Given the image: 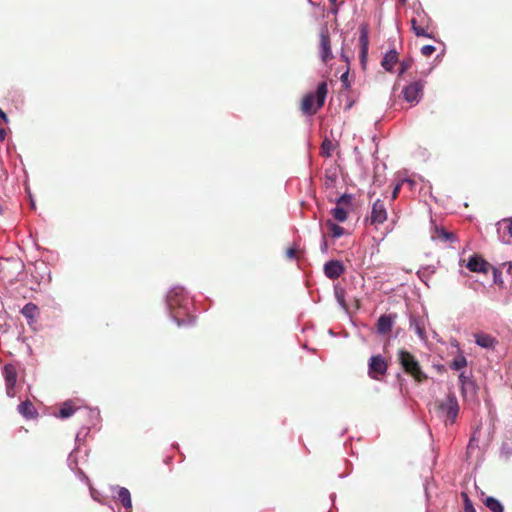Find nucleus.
<instances>
[{
    "label": "nucleus",
    "mask_w": 512,
    "mask_h": 512,
    "mask_svg": "<svg viewBox=\"0 0 512 512\" xmlns=\"http://www.w3.org/2000/svg\"><path fill=\"white\" fill-rule=\"evenodd\" d=\"M3 376L5 380L6 394L8 397L16 396V384L18 373L17 369L13 364H6L3 368Z\"/></svg>",
    "instance_id": "nucleus-8"
},
{
    "label": "nucleus",
    "mask_w": 512,
    "mask_h": 512,
    "mask_svg": "<svg viewBox=\"0 0 512 512\" xmlns=\"http://www.w3.org/2000/svg\"><path fill=\"white\" fill-rule=\"evenodd\" d=\"M319 56L323 63L327 64L334 58L329 29L326 25L322 26L319 32Z\"/></svg>",
    "instance_id": "nucleus-5"
},
{
    "label": "nucleus",
    "mask_w": 512,
    "mask_h": 512,
    "mask_svg": "<svg viewBox=\"0 0 512 512\" xmlns=\"http://www.w3.org/2000/svg\"><path fill=\"white\" fill-rule=\"evenodd\" d=\"M485 506L492 512H503V505L494 497H487L484 500Z\"/></svg>",
    "instance_id": "nucleus-23"
},
{
    "label": "nucleus",
    "mask_w": 512,
    "mask_h": 512,
    "mask_svg": "<svg viewBox=\"0 0 512 512\" xmlns=\"http://www.w3.org/2000/svg\"><path fill=\"white\" fill-rule=\"evenodd\" d=\"M502 267L506 269V272L512 274V262H505Z\"/></svg>",
    "instance_id": "nucleus-37"
},
{
    "label": "nucleus",
    "mask_w": 512,
    "mask_h": 512,
    "mask_svg": "<svg viewBox=\"0 0 512 512\" xmlns=\"http://www.w3.org/2000/svg\"><path fill=\"white\" fill-rule=\"evenodd\" d=\"M336 204L342 205L343 207H348L351 205V196L347 194H343L336 202Z\"/></svg>",
    "instance_id": "nucleus-32"
},
{
    "label": "nucleus",
    "mask_w": 512,
    "mask_h": 512,
    "mask_svg": "<svg viewBox=\"0 0 512 512\" xmlns=\"http://www.w3.org/2000/svg\"><path fill=\"white\" fill-rule=\"evenodd\" d=\"M0 119L4 122V123H8L9 122V119L6 115V113L0 108Z\"/></svg>",
    "instance_id": "nucleus-38"
},
{
    "label": "nucleus",
    "mask_w": 512,
    "mask_h": 512,
    "mask_svg": "<svg viewBox=\"0 0 512 512\" xmlns=\"http://www.w3.org/2000/svg\"><path fill=\"white\" fill-rule=\"evenodd\" d=\"M18 411L26 418H33L36 415V409L30 401L20 403Z\"/></svg>",
    "instance_id": "nucleus-19"
},
{
    "label": "nucleus",
    "mask_w": 512,
    "mask_h": 512,
    "mask_svg": "<svg viewBox=\"0 0 512 512\" xmlns=\"http://www.w3.org/2000/svg\"><path fill=\"white\" fill-rule=\"evenodd\" d=\"M410 22L416 36L426 38L433 37L432 32L429 31L432 20L423 9H416Z\"/></svg>",
    "instance_id": "nucleus-3"
},
{
    "label": "nucleus",
    "mask_w": 512,
    "mask_h": 512,
    "mask_svg": "<svg viewBox=\"0 0 512 512\" xmlns=\"http://www.w3.org/2000/svg\"><path fill=\"white\" fill-rule=\"evenodd\" d=\"M467 365V360L464 356L456 357L450 364V368L454 370H460Z\"/></svg>",
    "instance_id": "nucleus-27"
},
{
    "label": "nucleus",
    "mask_w": 512,
    "mask_h": 512,
    "mask_svg": "<svg viewBox=\"0 0 512 512\" xmlns=\"http://www.w3.org/2000/svg\"><path fill=\"white\" fill-rule=\"evenodd\" d=\"M461 498L464 502V512H476L473 503L466 492H461Z\"/></svg>",
    "instance_id": "nucleus-28"
},
{
    "label": "nucleus",
    "mask_w": 512,
    "mask_h": 512,
    "mask_svg": "<svg viewBox=\"0 0 512 512\" xmlns=\"http://www.w3.org/2000/svg\"><path fill=\"white\" fill-rule=\"evenodd\" d=\"M6 130L2 127H0V142H3L6 138Z\"/></svg>",
    "instance_id": "nucleus-39"
},
{
    "label": "nucleus",
    "mask_w": 512,
    "mask_h": 512,
    "mask_svg": "<svg viewBox=\"0 0 512 512\" xmlns=\"http://www.w3.org/2000/svg\"><path fill=\"white\" fill-rule=\"evenodd\" d=\"M172 316L175 319L178 326L192 324L194 318L188 315L186 312H181L180 310L172 311Z\"/></svg>",
    "instance_id": "nucleus-18"
},
{
    "label": "nucleus",
    "mask_w": 512,
    "mask_h": 512,
    "mask_svg": "<svg viewBox=\"0 0 512 512\" xmlns=\"http://www.w3.org/2000/svg\"><path fill=\"white\" fill-rule=\"evenodd\" d=\"M325 226L326 228L328 229L330 235L334 238H339L341 237L345 230L343 227L337 225L336 223H334L332 220L328 219L326 220L325 222Z\"/></svg>",
    "instance_id": "nucleus-21"
},
{
    "label": "nucleus",
    "mask_w": 512,
    "mask_h": 512,
    "mask_svg": "<svg viewBox=\"0 0 512 512\" xmlns=\"http://www.w3.org/2000/svg\"><path fill=\"white\" fill-rule=\"evenodd\" d=\"M398 360L404 371L421 383L427 379V375L421 370L419 362L414 355L406 350H399Z\"/></svg>",
    "instance_id": "nucleus-2"
},
{
    "label": "nucleus",
    "mask_w": 512,
    "mask_h": 512,
    "mask_svg": "<svg viewBox=\"0 0 512 512\" xmlns=\"http://www.w3.org/2000/svg\"><path fill=\"white\" fill-rule=\"evenodd\" d=\"M335 149V144L332 140L325 138L321 145L320 154L324 157H330Z\"/></svg>",
    "instance_id": "nucleus-25"
},
{
    "label": "nucleus",
    "mask_w": 512,
    "mask_h": 512,
    "mask_svg": "<svg viewBox=\"0 0 512 512\" xmlns=\"http://www.w3.org/2000/svg\"><path fill=\"white\" fill-rule=\"evenodd\" d=\"M459 382L461 384V392H462V395L465 396L466 394V391H467V388L469 386H473V383L472 381L469 379L468 376H466L464 373H461L459 375Z\"/></svg>",
    "instance_id": "nucleus-26"
},
{
    "label": "nucleus",
    "mask_w": 512,
    "mask_h": 512,
    "mask_svg": "<svg viewBox=\"0 0 512 512\" xmlns=\"http://www.w3.org/2000/svg\"><path fill=\"white\" fill-rule=\"evenodd\" d=\"M413 63L412 59H405L400 63V72L399 75H403L408 69L411 68Z\"/></svg>",
    "instance_id": "nucleus-31"
},
{
    "label": "nucleus",
    "mask_w": 512,
    "mask_h": 512,
    "mask_svg": "<svg viewBox=\"0 0 512 512\" xmlns=\"http://www.w3.org/2000/svg\"><path fill=\"white\" fill-rule=\"evenodd\" d=\"M360 42H361V57L364 59L366 57L367 51H368V36L365 31H362L360 35Z\"/></svg>",
    "instance_id": "nucleus-29"
},
{
    "label": "nucleus",
    "mask_w": 512,
    "mask_h": 512,
    "mask_svg": "<svg viewBox=\"0 0 512 512\" xmlns=\"http://www.w3.org/2000/svg\"><path fill=\"white\" fill-rule=\"evenodd\" d=\"M402 2H405V0H402Z\"/></svg>",
    "instance_id": "nucleus-42"
},
{
    "label": "nucleus",
    "mask_w": 512,
    "mask_h": 512,
    "mask_svg": "<svg viewBox=\"0 0 512 512\" xmlns=\"http://www.w3.org/2000/svg\"><path fill=\"white\" fill-rule=\"evenodd\" d=\"M425 82L417 80L406 85L402 90L403 98L411 105H416L423 96Z\"/></svg>",
    "instance_id": "nucleus-6"
},
{
    "label": "nucleus",
    "mask_w": 512,
    "mask_h": 512,
    "mask_svg": "<svg viewBox=\"0 0 512 512\" xmlns=\"http://www.w3.org/2000/svg\"><path fill=\"white\" fill-rule=\"evenodd\" d=\"M21 313L25 318L33 320L38 314V307L33 303H28L22 308Z\"/></svg>",
    "instance_id": "nucleus-24"
},
{
    "label": "nucleus",
    "mask_w": 512,
    "mask_h": 512,
    "mask_svg": "<svg viewBox=\"0 0 512 512\" xmlns=\"http://www.w3.org/2000/svg\"><path fill=\"white\" fill-rule=\"evenodd\" d=\"M438 412L445 417V423L453 424L459 413V404L455 394L450 393L443 401L435 403Z\"/></svg>",
    "instance_id": "nucleus-4"
},
{
    "label": "nucleus",
    "mask_w": 512,
    "mask_h": 512,
    "mask_svg": "<svg viewBox=\"0 0 512 512\" xmlns=\"http://www.w3.org/2000/svg\"><path fill=\"white\" fill-rule=\"evenodd\" d=\"M492 269V272H493V281L496 285H498L499 287H502L503 284H504V281L502 279V273L500 271L499 268H496V267H493L491 266L490 267Z\"/></svg>",
    "instance_id": "nucleus-30"
},
{
    "label": "nucleus",
    "mask_w": 512,
    "mask_h": 512,
    "mask_svg": "<svg viewBox=\"0 0 512 512\" xmlns=\"http://www.w3.org/2000/svg\"><path fill=\"white\" fill-rule=\"evenodd\" d=\"M388 363L382 355H374L368 363V375L375 380L386 374Z\"/></svg>",
    "instance_id": "nucleus-7"
},
{
    "label": "nucleus",
    "mask_w": 512,
    "mask_h": 512,
    "mask_svg": "<svg viewBox=\"0 0 512 512\" xmlns=\"http://www.w3.org/2000/svg\"><path fill=\"white\" fill-rule=\"evenodd\" d=\"M328 93V85L325 81L318 84L315 94L305 95L301 102V110L306 115H314L324 105Z\"/></svg>",
    "instance_id": "nucleus-1"
},
{
    "label": "nucleus",
    "mask_w": 512,
    "mask_h": 512,
    "mask_svg": "<svg viewBox=\"0 0 512 512\" xmlns=\"http://www.w3.org/2000/svg\"><path fill=\"white\" fill-rule=\"evenodd\" d=\"M475 342L483 348H494L498 341L490 334L477 333L475 334Z\"/></svg>",
    "instance_id": "nucleus-15"
},
{
    "label": "nucleus",
    "mask_w": 512,
    "mask_h": 512,
    "mask_svg": "<svg viewBox=\"0 0 512 512\" xmlns=\"http://www.w3.org/2000/svg\"><path fill=\"white\" fill-rule=\"evenodd\" d=\"M76 410L77 408L74 406L72 401H66L62 404L56 416L61 419H66L72 416Z\"/></svg>",
    "instance_id": "nucleus-17"
},
{
    "label": "nucleus",
    "mask_w": 512,
    "mask_h": 512,
    "mask_svg": "<svg viewBox=\"0 0 512 512\" xmlns=\"http://www.w3.org/2000/svg\"><path fill=\"white\" fill-rule=\"evenodd\" d=\"M466 267L471 272L486 274L488 273L491 265L484 258L475 254L468 259Z\"/></svg>",
    "instance_id": "nucleus-10"
},
{
    "label": "nucleus",
    "mask_w": 512,
    "mask_h": 512,
    "mask_svg": "<svg viewBox=\"0 0 512 512\" xmlns=\"http://www.w3.org/2000/svg\"><path fill=\"white\" fill-rule=\"evenodd\" d=\"M396 315H381L377 321V331L379 334H388L394 325Z\"/></svg>",
    "instance_id": "nucleus-12"
},
{
    "label": "nucleus",
    "mask_w": 512,
    "mask_h": 512,
    "mask_svg": "<svg viewBox=\"0 0 512 512\" xmlns=\"http://www.w3.org/2000/svg\"><path fill=\"white\" fill-rule=\"evenodd\" d=\"M368 220L371 225L383 224L387 220V210L382 200L377 199L373 203L371 215Z\"/></svg>",
    "instance_id": "nucleus-9"
},
{
    "label": "nucleus",
    "mask_w": 512,
    "mask_h": 512,
    "mask_svg": "<svg viewBox=\"0 0 512 512\" xmlns=\"http://www.w3.org/2000/svg\"><path fill=\"white\" fill-rule=\"evenodd\" d=\"M398 62V53L395 49L388 51L381 61V66L388 72H391Z\"/></svg>",
    "instance_id": "nucleus-14"
},
{
    "label": "nucleus",
    "mask_w": 512,
    "mask_h": 512,
    "mask_svg": "<svg viewBox=\"0 0 512 512\" xmlns=\"http://www.w3.org/2000/svg\"><path fill=\"white\" fill-rule=\"evenodd\" d=\"M400 188H401V184H397L393 191H392V200H395L397 197H398V194H399V191H400Z\"/></svg>",
    "instance_id": "nucleus-36"
},
{
    "label": "nucleus",
    "mask_w": 512,
    "mask_h": 512,
    "mask_svg": "<svg viewBox=\"0 0 512 512\" xmlns=\"http://www.w3.org/2000/svg\"><path fill=\"white\" fill-rule=\"evenodd\" d=\"M117 498L125 508L132 507L131 495L127 488H119Z\"/></svg>",
    "instance_id": "nucleus-20"
},
{
    "label": "nucleus",
    "mask_w": 512,
    "mask_h": 512,
    "mask_svg": "<svg viewBox=\"0 0 512 512\" xmlns=\"http://www.w3.org/2000/svg\"><path fill=\"white\" fill-rule=\"evenodd\" d=\"M436 48L433 45H424L421 48V53L423 56L429 57L435 52Z\"/></svg>",
    "instance_id": "nucleus-33"
},
{
    "label": "nucleus",
    "mask_w": 512,
    "mask_h": 512,
    "mask_svg": "<svg viewBox=\"0 0 512 512\" xmlns=\"http://www.w3.org/2000/svg\"><path fill=\"white\" fill-rule=\"evenodd\" d=\"M348 76H349V72L346 71L345 73H343L341 75V82L343 83V85L345 86V88H349L350 84L348 82Z\"/></svg>",
    "instance_id": "nucleus-35"
},
{
    "label": "nucleus",
    "mask_w": 512,
    "mask_h": 512,
    "mask_svg": "<svg viewBox=\"0 0 512 512\" xmlns=\"http://www.w3.org/2000/svg\"><path fill=\"white\" fill-rule=\"evenodd\" d=\"M344 271V265L338 260L328 261L324 265V273L331 280L339 278Z\"/></svg>",
    "instance_id": "nucleus-11"
},
{
    "label": "nucleus",
    "mask_w": 512,
    "mask_h": 512,
    "mask_svg": "<svg viewBox=\"0 0 512 512\" xmlns=\"http://www.w3.org/2000/svg\"><path fill=\"white\" fill-rule=\"evenodd\" d=\"M336 1L337 0H329V2L334 6L332 9H331V12L336 14L338 12V8L336 6Z\"/></svg>",
    "instance_id": "nucleus-40"
},
{
    "label": "nucleus",
    "mask_w": 512,
    "mask_h": 512,
    "mask_svg": "<svg viewBox=\"0 0 512 512\" xmlns=\"http://www.w3.org/2000/svg\"><path fill=\"white\" fill-rule=\"evenodd\" d=\"M286 256L289 259H294L297 257V250L295 248H288L286 250Z\"/></svg>",
    "instance_id": "nucleus-34"
},
{
    "label": "nucleus",
    "mask_w": 512,
    "mask_h": 512,
    "mask_svg": "<svg viewBox=\"0 0 512 512\" xmlns=\"http://www.w3.org/2000/svg\"><path fill=\"white\" fill-rule=\"evenodd\" d=\"M333 218L339 222H344L347 219V209L342 205L336 204V207L331 210Z\"/></svg>",
    "instance_id": "nucleus-22"
},
{
    "label": "nucleus",
    "mask_w": 512,
    "mask_h": 512,
    "mask_svg": "<svg viewBox=\"0 0 512 512\" xmlns=\"http://www.w3.org/2000/svg\"><path fill=\"white\" fill-rule=\"evenodd\" d=\"M341 58L344 59L345 61L347 60V58L344 54H341Z\"/></svg>",
    "instance_id": "nucleus-41"
},
{
    "label": "nucleus",
    "mask_w": 512,
    "mask_h": 512,
    "mask_svg": "<svg viewBox=\"0 0 512 512\" xmlns=\"http://www.w3.org/2000/svg\"><path fill=\"white\" fill-rule=\"evenodd\" d=\"M431 238L440 242H454L456 240V235L452 232L446 231L444 228H440L435 226L431 232Z\"/></svg>",
    "instance_id": "nucleus-13"
},
{
    "label": "nucleus",
    "mask_w": 512,
    "mask_h": 512,
    "mask_svg": "<svg viewBox=\"0 0 512 512\" xmlns=\"http://www.w3.org/2000/svg\"><path fill=\"white\" fill-rule=\"evenodd\" d=\"M496 226L499 240L502 243H508V240L505 239L504 234L501 233V229L504 227V230L507 231L508 234L512 237V217L502 219L496 224Z\"/></svg>",
    "instance_id": "nucleus-16"
}]
</instances>
